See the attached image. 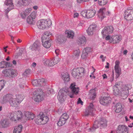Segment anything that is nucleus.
Returning <instances> with one entry per match:
<instances>
[{
  "label": "nucleus",
  "mask_w": 133,
  "mask_h": 133,
  "mask_svg": "<svg viewBox=\"0 0 133 133\" xmlns=\"http://www.w3.org/2000/svg\"><path fill=\"white\" fill-rule=\"evenodd\" d=\"M6 62L3 61L0 63V68H4L5 67Z\"/></svg>",
  "instance_id": "51"
},
{
  "label": "nucleus",
  "mask_w": 133,
  "mask_h": 133,
  "mask_svg": "<svg viewBox=\"0 0 133 133\" xmlns=\"http://www.w3.org/2000/svg\"><path fill=\"white\" fill-rule=\"evenodd\" d=\"M79 50H76L74 51V58L75 59H77L79 56Z\"/></svg>",
  "instance_id": "39"
},
{
  "label": "nucleus",
  "mask_w": 133,
  "mask_h": 133,
  "mask_svg": "<svg viewBox=\"0 0 133 133\" xmlns=\"http://www.w3.org/2000/svg\"><path fill=\"white\" fill-rule=\"evenodd\" d=\"M56 37L57 42L60 43H64L66 41V39L64 36L62 35H57Z\"/></svg>",
  "instance_id": "29"
},
{
  "label": "nucleus",
  "mask_w": 133,
  "mask_h": 133,
  "mask_svg": "<svg viewBox=\"0 0 133 133\" xmlns=\"http://www.w3.org/2000/svg\"><path fill=\"white\" fill-rule=\"evenodd\" d=\"M85 72V70L84 68L81 67L77 68L72 70V74L74 77L78 79L83 75Z\"/></svg>",
  "instance_id": "8"
},
{
  "label": "nucleus",
  "mask_w": 133,
  "mask_h": 133,
  "mask_svg": "<svg viewBox=\"0 0 133 133\" xmlns=\"http://www.w3.org/2000/svg\"><path fill=\"white\" fill-rule=\"evenodd\" d=\"M65 34L68 38L72 39L74 36L75 33L72 30H67L65 31Z\"/></svg>",
  "instance_id": "27"
},
{
  "label": "nucleus",
  "mask_w": 133,
  "mask_h": 133,
  "mask_svg": "<svg viewBox=\"0 0 133 133\" xmlns=\"http://www.w3.org/2000/svg\"><path fill=\"white\" fill-rule=\"evenodd\" d=\"M122 109V105L120 103H117L115 106L114 110L116 112L119 113L120 112Z\"/></svg>",
  "instance_id": "32"
},
{
  "label": "nucleus",
  "mask_w": 133,
  "mask_h": 133,
  "mask_svg": "<svg viewBox=\"0 0 133 133\" xmlns=\"http://www.w3.org/2000/svg\"><path fill=\"white\" fill-rule=\"evenodd\" d=\"M30 70L29 69L26 70L23 74V75L25 76H28L30 74Z\"/></svg>",
  "instance_id": "46"
},
{
  "label": "nucleus",
  "mask_w": 133,
  "mask_h": 133,
  "mask_svg": "<svg viewBox=\"0 0 133 133\" xmlns=\"http://www.w3.org/2000/svg\"><path fill=\"white\" fill-rule=\"evenodd\" d=\"M113 94L115 95H116L119 94L120 91L118 89V87L116 85H114L113 87Z\"/></svg>",
  "instance_id": "36"
},
{
  "label": "nucleus",
  "mask_w": 133,
  "mask_h": 133,
  "mask_svg": "<svg viewBox=\"0 0 133 133\" xmlns=\"http://www.w3.org/2000/svg\"><path fill=\"white\" fill-rule=\"evenodd\" d=\"M17 101L18 102L19 104L23 99V97L21 95H16L15 96Z\"/></svg>",
  "instance_id": "37"
},
{
  "label": "nucleus",
  "mask_w": 133,
  "mask_h": 133,
  "mask_svg": "<svg viewBox=\"0 0 133 133\" xmlns=\"http://www.w3.org/2000/svg\"><path fill=\"white\" fill-rule=\"evenodd\" d=\"M56 54L57 55L59 54V50L58 49H56L55 51Z\"/></svg>",
  "instance_id": "59"
},
{
  "label": "nucleus",
  "mask_w": 133,
  "mask_h": 133,
  "mask_svg": "<svg viewBox=\"0 0 133 133\" xmlns=\"http://www.w3.org/2000/svg\"><path fill=\"white\" fill-rule=\"evenodd\" d=\"M25 52V50L23 48H21L19 50V52L21 54H22L23 52Z\"/></svg>",
  "instance_id": "54"
},
{
  "label": "nucleus",
  "mask_w": 133,
  "mask_h": 133,
  "mask_svg": "<svg viewBox=\"0 0 133 133\" xmlns=\"http://www.w3.org/2000/svg\"><path fill=\"white\" fill-rule=\"evenodd\" d=\"M79 91V89L74 83L71 84L69 88H66L64 90H61L58 92V99L61 103H63L66 99V94L72 98L74 97V95H77Z\"/></svg>",
  "instance_id": "1"
},
{
  "label": "nucleus",
  "mask_w": 133,
  "mask_h": 133,
  "mask_svg": "<svg viewBox=\"0 0 133 133\" xmlns=\"http://www.w3.org/2000/svg\"><path fill=\"white\" fill-rule=\"evenodd\" d=\"M107 121L105 118H101L98 121L96 120L93 124V127L92 128H90L89 130L90 131H94L95 129L99 127V126L101 129H105L107 126Z\"/></svg>",
  "instance_id": "3"
},
{
  "label": "nucleus",
  "mask_w": 133,
  "mask_h": 133,
  "mask_svg": "<svg viewBox=\"0 0 133 133\" xmlns=\"http://www.w3.org/2000/svg\"><path fill=\"white\" fill-rule=\"evenodd\" d=\"M49 118L43 113H40L35 117V121L38 124H44L46 123L49 121Z\"/></svg>",
  "instance_id": "5"
},
{
  "label": "nucleus",
  "mask_w": 133,
  "mask_h": 133,
  "mask_svg": "<svg viewBox=\"0 0 133 133\" xmlns=\"http://www.w3.org/2000/svg\"><path fill=\"white\" fill-rule=\"evenodd\" d=\"M109 63H108V62H107V65L105 66V68H109Z\"/></svg>",
  "instance_id": "63"
},
{
  "label": "nucleus",
  "mask_w": 133,
  "mask_h": 133,
  "mask_svg": "<svg viewBox=\"0 0 133 133\" xmlns=\"http://www.w3.org/2000/svg\"><path fill=\"white\" fill-rule=\"evenodd\" d=\"M32 85L35 86H42L45 84L44 79V78L35 79L32 82Z\"/></svg>",
  "instance_id": "19"
},
{
  "label": "nucleus",
  "mask_w": 133,
  "mask_h": 133,
  "mask_svg": "<svg viewBox=\"0 0 133 133\" xmlns=\"http://www.w3.org/2000/svg\"><path fill=\"white\" fill-rule=\"evenodd\" d=\"M30 1L31 0H19L18 2L17 5L19 6L27 5Z\"/></svg>",
  "instance_id": "26"
},
{
  "label": "nucleus",
  "mask_w": 133,
  "mask_h": 133,
  "mask_svg": "<svg viewBox=\"0 0 133 133\" xmlns=\"http://www.w3.org/2000/svg\"><path fill=\"white\" fill-rule=\"evenodd\" d=\"M88 55V54L87 53L84 52L83 51L81 55V57L82 59H84L87 57Z\"/></svg>",
  "instance_id": "52"
},
{
  "label": "nucleus",
  "mask_w": 133,
  "mask_h": 133,
  "mask_svg": "<svg viewBox=\"0 0 133 133\" xmlns=\"http://www.w3.org/2000/svg\"><path fill=\"white\" fill-rule=\"evenodd\" d=\"M129 88L127 85H125L122 89L121 92L122 95H125V96H127L129 94Z\"/></svg>",
  "instance_id": "30"
},
{
  "label": "nucleus",
  "mask_w": 133,
  "mask_h": 133,
  "mask_svg": "<svg viewBox=\"0 0 133 133\" xmlns=\"http://www.w3.org/2000/svg\"><path fill=\"white\" fill-rule=\"evenodd\" d=\"M114 71H112V74L110 76V78L109 79V81L110 82H112L113 81L114 78Z\"/></svg>",
  "instance_id": "47"
},
{
  "label": "nucleus",
  "mask_w": 133,
  "mask_h": 133,
  "mask_svg": "<svg viewBox=\"0 0 133 133\" xmlns=\"http://www.w3.org/2000/svg\"><path fill=\"white\" fill-rule=\"evenodd\" d=\"M22 125H19L15 127L13 133H21L22 130Z\"/></svg>",
  "instance_id": "34"
},
{
  "label": "nucleus",
  "mask_w": 133,
  "mask_h": 133,
  "mask_svg": "<svg viewBox=\"0 0 133 133\" xmlns=\"http://www.w3.org/2000/svg\"><path fill=\"white\" fill-rule=\"evenodd\" d=\"M10 118L11 121L15 122H16L17 120L22 121V119L23 118L22 113L20 111L11 112L10 114Z\"/></svg>",
  "instance_id": "7"
},
{
  "label": "nucleus",
  "mask_w": 133,
  "mask_h": 133,
  "mask_svg": "<svg viewBox=\"0 0 133 133\" xmlns=\"http://www.w3.org/2000/svg\"><path fill=\"white\" fill-rule=\"evenodd\" d=\"M52 24L50 19L45 20L42 19L38 21L37 25V27L39 29H43L50 26Z\"/></svg>",
  "instance_id": "6"
},
{
  "label": "nucleus",
  "mask_w": 133,
  "mask_h": 133,
  "mask_svg": "<svg viewBox=\"0 0 133 133\" xmlns=\"http://www.w3.org/2000/svg\"><path fill=\"white\" fill-rule=\"evenodd\" d=\"M119 63L118 61H116L115 62V70L116 73V78H118L121 73V70L119 66Z\"/></svg>",
  "instance_id": "21"
},
{
  "label": "nucleus",
  "mask_w": 133,
  "mask_h": 133,
  "mask_svg": "<svg viewBox=\"0 0 133 133\" xmlns=\"http://www.w3.org/2000/svg\"><path fill=\"white\" fill-rule=\"evenodd\" d=\"M1 124L3 128H6L9 127L10 125V122L8 119H4L1 121Z\"/></svg>",
  "instance_id": "28"
},
{
  "label": "nucleus",
  "mask_w": 133,
  "mask_h": 133,
  "mask_svg": "<svg viewBox=\"0 0 133 133\" xmlns=\"http://www.w3.org/2000/svg\"><path fill=\"white\" fill-rule=\"evenodd\" d=\"M94 110V105L92 103H90L88 107L86 109L85 115V116L91 115L93 116L94 114L93 111Z\"/></svg>",
  "instance_id": "22"
},
{
  "label": "nucleus",
  "mask_w": 133,
  "mask_h": 133,
  "mask_svg": "<svg viewBox=\"0 0 133 133\" xmlns=\"http://www.w3.org/2000/svg\"><path fill=\"white\" fill-rule=\"evenodd\" d=\"M36 13L35 12H33L29 16H31L32 18L35 19L36 17Z\"/></svg>",
  "instance_id": "49"
},
{
  "label": "nucleus",
  "mask_w": 133,
  "mask_h": 133,
  "mask_svg": "<svg viewBox=\"0 0 133 133\" xmlns=\"http://www.w3.org/2000/svg\"><path fill=\"white\" fill-rule=\"evenodd\" d=\"M36 63L35 62H34L32 63V66L33 68L35 67L36 65Z\"/></svg>",
  "instance_id": "62"
},
{
  "label": "nucleus",
  "mask_w": 133,
  "mask_h": 133,
  "mask_svg": "<svg viewBox=\"0 0 133 133\" xmlns=\"http://www.w3.org/2000/svg\"><path fill=\"white\" fill-rule=\"evenodd\" d=\"M86 42V40L85 37L83 36H81L79 37L78 40V43L80 45H84Z\"/></svg>",
  "instance_id": "25"
},
{
  "label": "nucleus",
  "mask_w": 133,
  "mask_h": 133,
  "mask_svg": "<svg viewBox=\"0 0 133 133\" xmlns=\"http://www.w3.org/2000/svg\"><path fill=\"white\" fill-rule=\"evenodd\" d=\"M105 9L104 8H101L98 11V15L99 18L103 19L105 17V15H108L110 14V12L108 11L106 12Z\"/></svg>",
  "instance_id": "16"
},
{
  "label": "nucleus",
  "mask_w": 133,
  "mask_h": 133,
  "mask_svg": "<svg viewBox=\"0 0 133 133\" xmlns=\"http://www.w3.org/2000/svg\"><path fill=\"white\" fill-rule=\"evenodd\" d=\"M83 51L84 52L87 53L88 54V53L91 52L92 50L90 48L88 47L84 49L83 50Z\"/></svg>",
  "instance_id": "44"
},
{
  "label": "nucleus",
  "mask_w": 133,
  "mask_h": 133,
  "mask_svg": "<svg viewBox=\"0 0 133 133\" xmlns=\"http://www.w3.org/2000/svg\"><path fill=\"white\" fill-rule=\"evenodd\" d=\"M98 4L101 6H103L106 4L107 3V0H98Z\"/></svg>",
  "instance_id": "41"
},
{
  "label": "nucleus",
  "mask_w": 133,
  "mask_h": 133,
  "mask_svg": "<svg viewBox=\"0 0 133 133\" xmlns=\"http://www.w3.org/2000/svg\"><path fill=\"white\" fill-rule=\"evenodd\" d=\"M32 9L31 8H29L26 9L24 11L27 15H28L31 12Z\"/></svg>",
  "instance_id": "53"
},
{
  "label": "nucleus",
  "mask_w": 133,
  "mask_h": 133,
  "mask_svg": "<svg viewBox=\"0 0 133 133\" xmlns=\"http://www.w3.org/2000/svg\"><path fill=\"white\" fill-rule=\"evenodd\" d=\"M51 35V33L49 31H46L44 33L43 36L42 37V39H47V38H46V37H49L50 35Z\"/></svg>",
  "instance_id": "40"
},
{
  "label": "nucleus",
  "mask_w": 133,
  "mask_h": 133,
  "mask_svg": "<svg viewBox=\"0 0 133 133\" xmlns=\"http://www.w3.org/2000/svg\"><path fill=\"white\" fill-rule=\"evenodd\" d=\"M90 0H77L78 2L80 3L82 2H86L90 1Z\"/></svg>",
  "instance_id": "58"
},
{
  "label": "nucleus",
  "mask_w": 133,
  "mask_h": 133,
  "mask_svg": "<svg viewBox=\"0 0 133 133\" xmlns=\"http://www.w3.org/2000/svg\"><path fill=\"white\" fill-rule=\"evenodd\" d=\"M109 95L107 93L103 95L99 98V102L100 104L103 105H106L109 103L110 101L109 100Z\"/></svg>",
  "instance_id": "13"
},
{
  "label": "nucleus",
  "mask_w": 133,
  "mask_h": 133,
  "mask_svg": "<svg viewBox=\"0 0 133 133\" xmlns=\"http://www.w3.org/2000/svg\"><path fill=\"white\" fill-rule=\"evenodd\" d=\"M24 116H23V118L22 119L23 121L25 122L26 119H32L34 118V114L30 112L25 111L24 112Z\"/></svg>",
  "instance_id": "17"
},
{
  "label": "nucleus",
  "mask_w": 133,
  "mask_h": 133,
  "mask_svg": "<svg viewBox=\"0 0 133 133\" xmlns=\"http://www.w3.org/2000/svg\"><path fill=\"white\" fill-rule=\"evenodd\" d=\"M32 50H34L37 55L41 56L43 55L42 51L40 48V44L38 41H36L30 47Z\"/></svg>",
  "instance_id": "10"
},
{
  "label": "nucleus",
  "mask_w": 133,
  "mask_h": 133,
  "mask_svg": "<svg viewBox=\"0 0 133 133\" xmlns=\"http://www.w3.org/2000/svg\"><path fill=\"white\" fill-rule=\"evenodd\" d=\"M69 116L67 113H65L63 114L59 119V120L57 123L58 126H62L64 124L66 121L69 118Z\"/></svg>",
  "instance_id": "14"
},
{
  "label": "nucleus",
  "mask_w": 133,
  "mask_h": 133,
  "mask_svg": "<svg viewBox=\"0 0 133 133\" xmlns=\"http://www.w3.org/2000/svg\"><path fill=\"white\" fill-rule=\"evenodd\" d=\"M91 74L92 75H91L90 76V77L92 78H95V76L94 75L93 73H92Z\"/></svg>",
  "instance_id": "60"
},
{
  "label": "nucleus",
  "mask_w": 133,
  "mask_h": 133,
  "mask_svg": "<svg viewBox=\"0 0 133 133\" xmlns=\"http://www.w3.org/2000/svg\"><path fill=\"white\" fill-rule=\"evenodd\" d=\"M33 8L35 10H36L38 8V6H37L35 5L33 6Z\"/></svg>",
  "instance_id": "64"
},
{
  "label": "nucleus",
  "mask_w": 133,
  "mask_h": 133,
  "mask_svg": "<svg viewBox=\"0 0 133 133\" xmlns=\"http://www.w3.org/2000/svg\"><path fill=\"white\" fill-rule=\"evenodd\" d=\"M89 95L90 98L92 100H94L96 97L95 90L94 89L90 90L89 91Z\"/></svg>",
  "instance_id": "33"
},
{
  "label": "nucleus",
  "mask_w": 133,
  "mask_h": 133,
  "mask_svg": "<svg viewBox=\"0 0 133 133\" xmlns=\"http://www.w3.org/2000/svg\"><path fill=\"white\" fill-rule=\"evenodd\" d=\"M43 45L46 48H49L51 46V40L49 39L46 40L45 39H42Z\"/></svg>",
  "instance_id": "23"
},
{
  "label": "nucleus",
  "mask_w": 133,
  "mask_h": 133,
  "mask_svg": "<svg viewBox=\"0 0 133 133\" xmlns=\"http://www.w3.org/2000/svg\"><path fill=\"white\" fill-rule=\"evenodd\" d=\"M44 94L43 91L40 88L35 90L33 93V99L37 102H40L44 99Z\"/></svg>",
  "instance_id": "4"
},
{
  "label": "nucleus",
  "mask_w": 133,
  "mask_h": 133,
  "mask_svg": "<svg viewBox=\"0 0 133 133\" xmlns=\"http://www.w3.org/2000/svg\"><path fill=\"white\" fill-rule=\"evenodd\" d=\"M79 16V14L78 13H75L73 17L74 18H76L78 17Z\"/></svg>",
  "instance_id": "56"
},
{
  "label": "nucleus",
  "mask_w": 133,
  "mask_h": 133,
  "mask_svg": "<svg viewBox=\"0 0 133 133\" xmlns=\"http://www.w3.org/2000/svg\"><path fill=\"white\" fill-rule=\"evenodd\" d=\"M9 70L10 73V76H12L16 72L13 69H9Z\"/></svg>",
  "instance_id": "50"
},
{
  "label": "nucleus",
  "mask_w": 133,
  "mask_h": 133,
  "mask_svg": "<svg viewBox=\"0 0 133 133\" xmlns=\"http://www.w3.org/2000/svg\"><path fill=\"white\" fill-rule=\"evenodd\" d=\"M102 76L103 77V79H105V78H107V76L106 75V74H104Z\"/></svg>",
  "instance_id": "61"
},
{
  "label": "nucleus",
  "mask_w": 133,
  "mask_h": 133,
  "mask_svg": "<svg viewBox=\"0 0 133 133\" xmlns=\"http://www.w3.org/2000/svg\"><path fill=\"white\" fill-rule=\"evenodd\" d=\"M20 16L22 18L24 19L25 18V17L27 15L26 14L25 12L24 11H23L21 12L20 14Z\"/></svg>",
  "instance_id": "48"
},
{
  "label": "nucleus",
  "mask_w": 133,
  "mask_h": 133,
  "mask_svg": "<svg viewBox=\"0 0 133 133\" xmlns=\"http://www.w3.org/2000/svg\"><path fill=\"white\" fill-rule=\"evenodd\" d=\"M12 0H5V2L4 4L5 5V12L6 14L14 8V5L12 2Z\"/></svg>",
  "instance_id": "12"
},
{
  "label": "nucleus",
  "mask_w": 133,
  "mask_h": 133,
  "mask_svg": "<svg viewBox=\"0 0 133 133\" xmlns=\"http://www.w3.org/2000/svg\"><path fill=\"white\" fill-rule=\"evenodd\" d=\"M11 64L10 63L6 62L5 63V67H10L11 66Z\"/></svg>",
  "instance_id": "55"
},
{
  "label": "nucleus",
  "mask_w": 133,
  "mask_h": 133,
  "mask_svg": "<svg viewBox=\"0 0 133 133\" xmlns=\"http://www.w3.org/2000/svg\"><path fill=\"white\" fill-rule=\"evenodd\" d=\"M113 30V27L111 25L105 27L102 31L103 37L104 38L106 34L112 33Z\"/></svg>",
  "instance_id": "20"
},
{
  "label": "nucleus",
  "mask_w": 133,
  "mask_h": 133,
  "mask_svg": "<svg viewBox=\"0 0 133 133\" xmlns=\"http://www.w3.org/2000/svg\"><path fill=\"white\" fill-rule=\"evenodd\" d=\"M128 129L125 125H119L116 129V133H128Z\"/></svg>",
  "instance_id": "18"
},
{
  "label": "nucleus",
  "mask_w": 133,
  "mask_h": 133,
  "mask_svg": "<svg viewBox=\"0 0 133 133\" xmlns=\"http://www.w3.org/2000/svg\"><path fill=\"white\" fill-rule=\"evenodd\" d=\"M96 13V11L94 9L83 10L81 12V15L83 17L87 18L93 17Z\"/></svg>",
  "instance_id": "11"
},
{
  "label": "nucleus",
  "mask_w": 133,
  "mask_h": 133,
  "mask_svg": "<svg viewBox=\"0 0 133 133\" xmlns=\"http://www.w3.org/2000/svg\"><path fill=\"white\" fill-rule=\"evenodd\" d=\"M8 102L10 105L12 107H17L19 104L15 96L10 94H7L4 96L2 103L6 104Z\"/></svg>",
  "instance_id": "2"
},
{
  "label": "nucleus",
  "mask_w": 133,
  "mask_h": 133,
  "mask_svg": "<svg viewBox=\"0 0 133 133\" xmlns=\"http://www.w3.org/2000/svg\"><path fill=\"white\" fill-rule=\"evenodd\" d=\"M52 62L53 63V65L57 64L60 61V59L58 57L54 58L51 60Z\"/></svg>",
  "instance_id": "42"
},
{
  "label": "nucleus",
  "mask_w": 133,
  "mask_h": 133,
  "mask_svg": "<svg viewBox=\"0 0 133 133\" xmlns=\"http://www.w3.org/2000/svg\"><path fill=\"white\" fill-rule=\"evenodd\" d=\"M8 70H9V69L4 70L3 71L2 73L6 76H10V73Z\"/></svg>",
  "instance_id": "43"
},
{
  "label": "nucleus",
  "mask_w": 133,
  "mask_h": 133,
  "mask_svg": "<svg viewBox=\"0 0 133 133\" xmlns=\"http://www.w3.org/2000/svg\"><path fill=\"white\" fill-rule=\"evenodd\" d=\"M62 78L63 79L65 82L66 83L68 82L70 79L69 76L67 72L65 73L62 74Z\"/></svg>",
  "instance_id": "31"
},
{
  "label": "nucleus",
  "mask_w": 133,
  "mask_h": 133,
  "mask_svg": "<svg viewBox=\"0 0 133 133\" xmlns=\"http://www.w3.org/2000/svg\"><path fill=\"white\" fill-rule=\"evenodd\" d=\"M124 13V17L127 20L129 21L133 19V10L128 8L125 11Z\"/></svg>",
  "instance_id": "15"
},
{
  "label": "nucleus",
  "mask_w": 133,
  "mask_h": 133,
  "mask_svg": "<svg viewBox=\"0 0 133 133\" xmlns=\"http://www.w3.org/2000/svg\"><path fill=\"white\" fill-rule=\"evenodd\" d=\"M83 102L81 101L80 98H79L78 99V100L77 102V104H81V105H83Z\"/></svg>",
  "instance_id": "57"
},
{
  "label": "nucleus",
  "mask_w": 133,
  "mask_h": 133,
  "mask_svg": "<svg viewBox=\"0 0 133 133\" xmlns=\"http://www.w3.org/2000/svg\"><path fill=\"white\" fill-rule=\"evenodd\" d=\"M107 40H109V42L113 44L118 43L122 39V37L121 35H115L114 36H107L105 38Z\"/></svg>",
  "instance_id": "9"
},
{
  "label": "nucleus",
  "mask_w": 133,
  "mask_h": 133,
  "mask_svg": "<svg viewBox=\"0 0 133 133\" xmlns=\"http://www.w3.org/2000/svg\"><path fill=\"white\" fill-rule=\"evenodd\" d=\"M96 27V25L95 24H92L90 25L87 30V32L88 35H92L93 34V32Z\"/></svg>",
  "instance_id": "24"
},
{
  "label": "nucleus",
  "mask_w": 133,
  "mask_h": 133,
  "mask_svg": "<svg viewBox=\"0 0 133 133\" xmlns=\"http://www.w3.org/2000/svg\"><path fill=\"white\" fill-rule=\"evenodd\" d=\"M44 64L46 65L47 66H52L53 65V63L52 62L51 60L49 59H45L43 61Z\"/></svg>",
  "instance_id": "35"
},
{
  "label": "nucleus",
  "mask_w": 133,
  "mask_h": 133,
  "mask_svg": "<svg viewBox=\"0 0 133 133\" xmlns=\"http://www.w3.org/2000/svg\"><path fill=\"white\" fill-rule=\"evenodd\" d=\"M54 90L53 89L49 88V89L45 94L46 96H50V95L54 94Z\"/></svg>",
  "instance_id": "38"
},
{
  "label": "nucleus",
  "mask_w": 133,
  "mask_h": 133,
  "mask_svg": "<svg viewBox=\"0 0 133 133\" xmlns=\"http://www.w3.org/2000/svg\"><path fill=\"white\" fill-rule=\"evenodd\" d=\"M33 19L31 16H28L27 18V21L29 24H31L32 23Z\"/></svg>",
  "instance_id": "45"
}]
</instances>
